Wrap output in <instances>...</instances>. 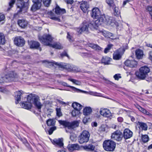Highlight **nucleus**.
Instances as JSON below:
<instances>
[{
    "instance_id": "49530a36",
    "label": "nucleus",
    "mask_w": 152,
    "mask_h": 152,
    "mask_svg": "<svg viewBox=\"0 0 152 152\" xmlns=\"http://www.w3.org/2000/svg\"><path fill=\"white\" fill-rule=\"evenodd\" d=\"M106 3L110 7H113L114 6L113 0H106Z\"/></svg>"
},
{
    "instance_id": "0e129e2a",
    "label": "nucleus",
    "mask_w": 152,
    "mask_h": 152,
    "mask_svg": "<svg viewBox=\"0 0 152 152\" xmlns=\"http://www.w3.org/2000/svg\"><path fill=\"white\" fill-rule=\"evenodd\" d=\"M117 120L118 122H121L123 121V119L121 117H119L118 118Z\"/></svg>"
},
{
    "instance_id": "2eb2a0df",
    "label": "nucleus",
    "mask_w": 152,
    "mask_h": 152,
    "mask_svg": "<svg viewBox=\"0 0 152 152\" xmlns=\"http://www.w3.org/2000/svg\"><path fill=\"white\" fill-rule=\"evenodd\" d=\"M28 44L31 48L39 49L40 51L42 49L40 47V44L38 42L32 41L29 42Z\"/></svg>"
},
{
    "instance_id": "4d7b16f0",
    "label": "nucleus",
    "mask_w": 152,
    "mask_h": 152,
    "mask_svg": "<svg viewBox=\"0 0 152 152\" xmlns=\"http://www.w3.org/2000/svg\"><path fill=\"white\" fill-rule=\"evenodd\" d=\"M137 108L138 109V110L142 112V113H145V110H146L145 109L142 108L140 106H138V107H137Z\"/></svg>"
},
{
    "instance_id": "5701e85b",
    "label": "nucleus",
    "mask_w": 152,
    "mask_h": 152,
    "mask_svg": "<svg viewBox=\"0 0 152 152\" xmlns=\"http://www.w3.org/2000/svg\"><path fill=\"white\" fill-rule=\"evenodd\" d=\"M79 148V146L77 144L69 145L67 146V148L70 151H72L75 150H78Z\"/></svg>"
},
{
    "instance_id": "1a4fd4ad",
    "label": "nucleus",
    "mask_w": 152,
    "mask_h": 152,
    "mask_svg": "<svg viewBox=\"0 0 152 152\" xmlns=\"http://www.w3.org/2000/svg\"><path fill=\"white\" fill-rule=\"evenodd\" d=\"M58 121L60 124L65 127H67L68 129H73L78 126L79 124L78 123L77 121H74L71 123L61 120H58Z\"/></svg>"
},
{
    "instance_id": "37998d69",
    "label": "nucleus",
    "mask_w": 152,
    "mask_h": 152,
    "mask_svg": "<svg viewBox=\"0 0 152 152\" xmlns=\"http://www.w3.org/2000/svg\"><path fill=\"white\" fill-rule=\"evenodd\" d=\"M103 35L106 37H110L113 36V34L110 32L104 31L103 32Z\"/></svg>"
},
{
    "instance_id": "a211bd4d",
    "label": "nucleus",
    "mask_w": 152,
    "mask_h": 152,
    "mask_svg": "<svg viewBox=\"0 0 152 152\" xmlns=\"http://www.w3.org/2000/svg\"><path fill=\"white\" fill-rule=\"evenodd\" d=\"M24 93H25L22 90L17 91L15 92V98L16 104H18L20 101L21 95Z\"/></svg>"
},
{
    "instance_id": "79ce46f5",
    "label": "nucleus",
    "mask_w": 152,
    "mask_h": 152,
    "mask_svg": "<svg viewBox=\"0 0 152 152\" xmlns=\"http://www.w3.org/2000/svg\"><path fill=\"white\" fill-rule=\"evenodd\" d=\"M69 88H71L72 89V91L74 92L78 93L80 92H85V91L81 90L72 86H70Z\"/></svg>"
},
{
    "instance_id": "4c0bfd02",
    "label": "nucleus",
    "mask_w": 152,
    "mask_h": 152,
    "mask_svg": "<svg viewBox=\"0 0 152 152\" xmlns=\"http://www.w3.org/2000/svg\"><path fill=\"white\" fill-rule=\"evenodd\" d=\"M80 113V110H78L74 109L71 112V114L73 117L78 116Z\"/></svg>"
},
{
    "instance_id": "f03ea898",
    "label": "nucleus",
    "mask_w": 152,
    "mask_h": 152,
    "mask_svg": "<svg viewBox=\"0 0 152 152\" xmlns=\"http://www.w3.org/2000/svg\"><path fill=\"white\" fill-rule=\"evenodd\" d=\"M39 97L34 94H30L28 96L27 101L21 103L22 108L29 110L31 109L32 104L34 103L35 107L37 108L39 112H41V109L42 105L39 101Z\"/></svg>"
},
{
    "instance_id": "774afa93",
    "label": "nucleus",
    "mask_w": 152,
    "mask_h": 152,
    "mask_svg": "<svg viewBox=\"0 0 152 152\" xmlns=\"http://www.w3.org/2000/svg\"><path fill=\"white\" fill-rule=\"evenodd\" d=\"M70 138L72 140V141H74L75 140V138L74 136L71 135L70 136Z\"/></svg>"
},
{
    "instance_id": "6e6d98bb",
    "label": "nucleus",
    "mask_w": 152,
    "mask_h": 152,
    "mask_svg": "<svg viewBox=\"0 0 152 152\" xmlns=\"http://www.w3.org/2000/svg\"><path fill=\"white\" fill-rule=\"evenodd\" d=\"M89 120V119H88L86 117H84L83 119V121L84 124H86L88 122Z\"/></svg>"
},
{
    "instance_id": "2f4dec72",
    "label": "nucleus",
    "mask_w": 152,
    "mask_h": 152,
    "mask_svg": "<svg viewBox=\"0 0 152 152\" xmlns=\"http://www.w3.org/2000/svg\"><path fill=\"white\" fill-rule=\"evenodd\" d=\"M48 14L50 16V18L51 19L55 20L57 21L58 22L61 21L60 19H59L58 17H56L54 16V13L52 12L51 11L48 12Z\"/></svg>"
},
{
    "instance_id": "72a5a7b5",
    "label": "nucleus",
    "mask_w": 152,
    "mask_h": 152,
    "mask_svg": "<svg viewBox=\"0 0 152 152\" xmlns=\"http://www.w3.org/2000/svg\"><path fill=\"white\" fill-rule=\"evenodd\" d=\"M88 46L89 47L96 50H101L102 49L98 45L93 43L89 44Z\"/></svg>"
},
{
    "instance_id": "c9c22d12",
    "label": "nucleus",
    "mask_w": 152,
    "mask_h": 152,
    "mask_svg": "<svg viewBox=\"0 0 152 152\" xmlns=\"http://www.w3.org/2000/svg\"><path fill=\"white\" fill-rule=\"evenodd\" d=\"M5 36L2 33H0V45H3L5 44Z\"/></svg>"
},
{
    "instance_id": "c85d7f7f",
    "label": "nucleus",
    "mask_w": 152,
    "mask_h": 152,
    "mask_svg": "<svg viewBox=\"0 0 152 152\" xmlns=\"http://www.w3.org/2000/svg\"><path fill=\"white\" fill-rule=\"evenodd\" d=\"M72 106L74 109L78 110H80L82 108V105L76 102H73L72 104Z\"/></svg>"
},
{
    "instance_id": "9b49d317",
    "label": "nucleus",
    "mask_w": 152,
    "mask_h": 152,
    "mask_svg": "<svg viewBox=\"0 0 152 152\" xmlns=\"http://www.w3.org/2000/svg\"><path fill=\"white\" fill-rule=\"evenodd\" d=\"M17 5L18 7L20 9L18 12H20L23 10L26 11L28 9V3L27 2H24L23 1L19 0L18 1Z\"/></svg>"
},
{
    "instance_id": "a19ab883",
    "label": "nucleus",
    "mask_w": 152,
    "mask_h": 152,
    "mask_svg": "<svg viewBox=\"0 0 152 152\" xmlns=\"http://www.w3.org/2000/svg\"><path fill=\"white\" fill-rule=\"evenodd\" d=\"M51 0H43V2L44 6L46 7H48L51 4Z\"/></svg>"
},
{
    "instance_id": "4468645a",
    "label": "nucleus",
    "mask_w": 152,
    "mask_h": 152,
    "mask_svg": "<svg viewBox=\"0 0 152 152\" xmlns=\"http://www.w3.org/2000/svg\"><path fill=\"white\" fill-rule=\"evenodd\" d=\"M126 67H129L130 68H136L137 66V62L135 60H127L124 62Z\"/></svg>"
},
{
    "instance_id": "a878e982",
    "label": "nucleus",
    "mask_w": 152,
    "mask_h": 152,
    "mask_svg": "<svg viewBox=\"0 0 152 152\" xmlns=\"http://www.w3.org/2000/svg\"><path fill=\"white\" fill-rule=\"evenodd\" d=\"M18 23L19 26L23 28L26 27L28 24L27 21L24 20H18Z\"/></svg>"
},
{
    "instance_id": "423d86ee",
    "label": "nucleus",
    "mask_w": 152,
    "mask_h": 152,
    "mask_svg": "<svg viewBox=\"0 0 152 152\" xmlns=\"http://www.w3.org/2000/svg\"><path fill=\"white\" fill-rule=\"evenodd\" d=\"M139 70V71L136 72L135 74L137 77L140 80L144 79L150 72L149 68L145 66L141 67Z\"/></svg>"
},
{
    "instance_id": "ddd939ff",
    "label": "nucleus",
    "mask_w": 152,
    "mask_h": 152,
    "mask_svg": "<svg viewBox=\"0 0 152 152\" xmlns=\"http://www.w3.org/2000/svg\"><path fill=\"white\" fill-rule=\"evenodd\" d=\"M99 112L101 115L104 117L110 118L112 116L110 110L107 108L100 109Z\"/></svg>"
},
{
    "instance_id": "dca6fc26",
    "label": "nucleus",
    "mask_w": 152,
    "mask_h": 152,
    "mask_svg": "<svg viewBox=\"0 0 152 152\" xmlns=\"http://www.w3.org/2000/svg\"><path fill=\"white\" fill-rule=\"evenodd\" d=\"M65 69L69 72H78L79 69L76 66L72 64H66Z\"/></svg>"
},
{
    "instance_id": "c03bdc74",
    "label": "nucleus",
    "mask_w": 152,
    "mask_h": 152,
    "mask_svg": "<svg viewBox=\"0 0 152 152\" xmlns=\"http://www.w3.org/2000/svg\"><path fill=\"white\" fill-rule=\"evenodd\" d=\"M120 13V11L118 8L117 7H115L114 10V14L115 16L118 15Z\"/></svg>"
},
{
    "instance_id": "20e7f679",
    "label": "nucleus",
    "mask_w": 152,
    "mask_h": 152,
    "mask_svg": "<svg viewBox=\"0 0 152 152\" xmlns=\"http://www.w3.org/2000/svg\"><path fill=\"white\" fill-rule=\"evenodd\" d=\"M18 77V75L16 73L13 71H10L4 75L0 77V83L16 81Z\"/></svg>"
},
{
    "instance_id": "c756f323",
    "label": "nucleus",
    "mask_w": 152,
    "mask_h": 152,
    "mask_svg": "<svg viewBox=\"0 0 152 152\" xmlns=\"http://www.w3.org/2000/svg\"><path fill=\"white\" fill-rule=\"evenodd\" d=\"M84 149L87 151H92L95 149V146L92 144H89L83 147Z\"/></svg>"
},
{
    "instance_id": "b1692460",
    "label": "nucleus",
    "mask_w": 152,
    "mask_h": 152,
    "mask_svg": "<svg viewBox=\"0 0 152 152\" xmlns=\"http://www.w3.org/2000/svg\"><path fill=\"white\" fill-rule=\"evenodd\" d=\"M137 124V125H138V127L140 130H143L144 131L147 130L148 126L146 123L143 122H138Z\"/></svg>"
},
{
    "instance_id": "de8ad7c7",
    "label": "nucleus",
    "mask_w": 152,
    "mask_h": 152,
    "mask_svg": "<svg viewBox=\"0 0 152 152\" xmlns=\"http://www.w3.org/2000/svg\"><path fill=\"white\" fill-rule=\"evenodd\" d=\"M15 2V0H11L9 2V6L10 7H8L7 9V11H9L10 9L13 6V5Z\"/></svg>"
},
{
    "instance_id": "a18cd8bd",
    "label": "nucleus",
    "mask_w": 152,
    "mask_h": 152,
    "mask_svg": "<svg viewBox=\"0 0 152 152\" xmlns=\"http://www.w3.org/2000/svg\"><path fill=\"white\" fill-rule=\"evenodd\" d=\"M113 45L112 44H109L107 45V47L104 49V52L106 53H108L111 48L113 47Z\"/></svg>"
},
{
    "instance_id": "e2e57ef3",
    "label": "nucleus",
    "mask_w": 152,
    "mask_h": 152,
    "mask_svg": "<svg viewBox=\"0 0 152 152\" xmlns=\"http://www.w3.org/2000/svg\"><path fill=\"white\" fill-rule=\"evenodd\" d=\"M67 38L69 41H70L71 40H72V36L69 34V32L67 33Z\"/></svg>"
},
{
    "instance_id": "39448f33",
    "label": "nucleus",
    "mask_w": 152,
    "mask_h": 152,
    "mask_svg": "<svg viewBox=\"0 0 152 152\" xmlns=\"http://www.w3.org/2000/svg\"><path fill=\"white\" fill-rule=\"evenodd\" d=\"M93 23L92 22L89 23L86 21H84L82 23V26L80 28L77 29V32L80 34L83 31L87 32L88 31V27L92 29H97L98 27L95 25H93Z\"/></svg>"
},
{
    "instance_id": "393cba45",
    "label": "nucleus",
    "mask_w": 152,
    "mask_h": 152,
    "mask_svg": "<svg viewBox=\"0 0 152 152\" xmlns=\"http://www.w3.org/2000/svg\"><path fill=\"white\" fill-rule=\"evenodd\" d=\"M66 12L64 9H61L58 6H57L55 8V13L57 15H62Z\"/></svg>"
},
{
    "instance_id": "ea45409f",
    "label": "nucleus",
    "mask_w": 152,
    "mask_h": 152,
    "mask_svg": "<svg viewBox=\"0 0 152 152\" xmlns=\"http://www.w3.org/2000/svg\"><path fill=\"white\" fill-rule=\"evenodd\" d=\"M20 140L27 148H29L30 145L26 139L24 138H21Z\"/></svg>"
},
{
    "instance_id": "7ed1b4c3",
    "label": "nucleus",
    "mask_w": 152,
    "mask_h": 152,
    "mask_svg": "<svg viewBox=\"0 0 152 152\" xmlns=\"http://www.w3.org/2000/svg\"><path fill=\"white\" fill-rule=\"evenodd\" d=\"M39 39L44 45L50 46L56 49H60L62 48L61 46L59 43L55 42L53 44H50L53 40V38L50 35L44 34L42 37H39Z\"/></svg>"
},
{
    "instance_id": "9d476101",
    "label": "nucleus",
    "mask_w": 152,
    "mask_h": 152,
    "mask_svg": "<svg viewBox=\"0 0 152 152\" xmlns=\"http://www.w3.org/2000/svg\"><path fill=\"white\" fill-rule=\"evenodd\" d=\"M111 138L113 140L120 142L123 138V134L120 131L116 130L112 134Z\"/></svg>"
},
{
    "instance_id": "052dcab7",
    "label": "nucleus",
    "mask_w": 152,
    "mask_h": 152,
    "mask_svg": "<svg viewBox=\"0 0 152 152\" xmlns=\"http://www.w3.org/2000/svg\"><path fill=\"white\" fill-rule=\"evenodd\" d=\"M61 57H63L64 56H66L68 58L69 57V56L67 53L66 52H63L61 54Z\"/></svg>"
},
{
    "instance_id": "6e6552de",
    "label": "nucleus",
    "mask_w": 152,
    "mask_h": 152,
    "mask_svg": "<svg viewBox=\"0 0 152 152\" xmlns=\"http://www.w3.org/2000/svg\"><path fill=\"white\" fill-rule=\"evenodd\" d=\"M90 136V134L88 131H83L78 137V142L81 144L87 142L89 140Z\"/></svg>"
},
{
    "instance_id": "f8f14e48",
    "label": "nucleus",
    "mask_w": 152,
    "mask_h": 152,
    "mask_svg": "<svg viewBox=\"0 0 152 152\" xmlns=\"http://www.w3.org/2000/svg\"><path fill=\"white\" fill-rule=\"evenodd\" d=\"M14 43L17 46L22 47L25 43V41L24 39L21 37H17L15 38Z\"/></svg>"
},
{
    "instance_id": "603ef678",
    "label": "nucleus",
    "mask_w": 152,
    "mask_h": 152,
    "mask_svg": "<svg viewBox=\"0 0 152 152\" xmlns=\"http://www.w3.org/2000/svg\"><path fill=\"white\" fill-rule=\"evenodd\" d=\"M113 77L115 80H119V78H121V76L120 74H118L115 75L113 76Z\"/></svg>"
},
{
    "instance_id": "f3484780",
    "label": "nucleus",
    "mask_w": 152,
    "mask_h": 152,
    "mask_svg": "<svg viewBox=\"0 0 152 152\" xmlns=\"http://www.w3.org/2000/svg\"><path fill=\"white\" fill-rule=\"evenodd\" d=\"M123 137L125 140L130 138L133 135V132L128 129H125L123 132Z\"/></svg>"
},
{
    "instance_id": "0eeeda50",
    "label": "nucleus",
    "mask_w": 152,
    "mask_h": 152,
    "mask_svg": "<svg viewBox=\"0 0 152 152\" xmlns=\"http://www.w3.org/2000/svg\"><path fill=\"white\" fill-rule=\"evenodd\" d=\"M116 146V142L111 140H104L103 144L104 149L106 151H114Z\"/></svg>"
},
{
    "instance_id": "473e14b6",
    "label": "nucleus",
    "mask_w": 152,
    "mask_h": 152,
    "mask_svg": "<svg viewBox=\"0 0 152 152\" xmlns=\"http://www.w3.org/2000/svg\"><path fill=\"white\" fill-rule=\"evenodd\" d=\"M92 112V110L90 107H86L83 110L84 115H90Z\"/></svg>"
},
{
    "instance_id": "7c9ffc66",
    "label": "nucleus",
    "mask_w": 152,
    "mask_h": 152,
    "mask_svg": "<svg viewBox=\"0 0 152 152\" xmlns=\"http://www.w3.org/2000/svg\"><path fill=\"white\" fill-rule=\"evenodd\" d=\"M56 121L54 119H49L47 121L46 123L48 126H54L55 124Z\"/></svg>"
},
{
    "instance_id": "4be33fe9",
    "label": "nucleus",
    "mask_w": 152,
    "mask_h": 152,
    "mask_svg": "<svg viewBox=\"0 0 152 152\" xmlns=\"http://www.w3.org/2000/svg\"><path fill=\"white\" fill-rule=\"evenodd\" d=\"M123 54L121 52L120 49L116 50L113 54V59L115 60H119L121 58Z\"/></svg>"
},
{
    "instance_id": "bb28decb",
    "label": "nucleus",
    "mask_w": 152,
    "mask_h": 152,
    "mask_svg": "<svg viewBox=\"0 0 152 152\" xmlns=\"http://www.w3.org/2000/svg\"><path fill=\"white\" fill-rule=\"evenodd\" d=\"M112 59L107 56H104L102 57L101 60L102 63L104 64V65H108L110 64V62Z\"/></svg>"
},
{
    "instance_id": "6ab92c4d",
    "label": "nucleus",
    "mask_w": 152,
    "mask_h": 152,
    "mask_svg": "<svg viewBox=\"0 0 152 152\" xmlns=\"http://www.w3.org/2000/svg\"><path fill=\"white\" fill-rule=\"evenodd\" d=\"M80 7L84 12H86L89 7V5L87 1H83L80 2Z\"/></svg>"
},
{
    "instance_id": "e433bc0d",
    "label": "nucleus",
    "mask_w": 152,
    "mask_h": 152,
    "mask_svg": "<svg viewBox=\"0 0 152 152\" xmlns=\"http://www.w3.org/2000/svg\"><path fill=\"white\" fill-rule=\"evenodd\" d=\"M149 137L147 135H142L141 137L142 141L144 143L148 142L149 140Z\"/></svg>"
},
{
    "instance_id": "f257e3e1",
    "label": "nucleus",
    "mask_w": 152,
    "mask_h": 152,
    "mask_svg": "<svg viewBox=\"0 0 152 152\" xmlns=\"http://www.w3.org/2000/svg\"><path fill=\"white\" fill-rule=\"evenodd\" d=\"M91 17L93 18L97 19L94 21L92 22L93 24L98 26L103 23L106 24H110L111 22V20L108 16H105L104 14H102L100 10L97 8H94L91 13Z\"/></svg>"
},
{
    "instance_id": "58836bf2",
    "label": "nucleus",
    "mask_w": 152,
    "mask_h": 152,
    "mask_svg": "<svg viewBox=\"0 0 152 152\" xmlns=\"http://www.w3.org/2000/svg\"><path fill=\"white\" fill-rule=\"evenodd\" d=\"M68 80L69 81L72 82L74 84L76 85H80L81 83L80 81L76 80L75 79L69 78Z\"/></svg>"
},
{
    "instance_id": "8fccbe9b",
    "label": "nucleus",
    "mask_w": 152,
    "mask_h": 152,
    "mask_svg": "<svg viewBox=\"0 0 152 152\" xmlns=\"http://www.w3.org/2000/svg\"><path fill=\"white\" fill-rule=\"evenodd\" d=\"M56 115L58 117H60L62 115V114L61 112L60 108H57L56 109Z\"/></svg>"
},
{
    "instance_id": "5fc2aeb1",
    "label": "nucleus",
    "mask_w": 152,
    "mask_h": 152,
    "mask_svg": "<svg viewBox=\"0 0 152 152\" xmlns=\"http://www.w3.org/2000/svg\"><path fill=\"white\" fill-rule=\"evenodd\" d=\"M89 94L95 96H100V95L101 94L100 93H97L96 92H94L93 91L89 92Z\"/></svg>"
},
{
    "instance_id": "3c124183",
    "label": "nucleus",
    "mask_w": 152,
    "mask_h": 152,
    "mask_svg": "<svg viewBox=\"0 0 152 152\" xmlns=\"http://www.w3.org/2000/svg\"><path fill=\"white\" fill-rule=\"evenodd\" d=\"M147 11L149 12L150 14L152 13V6H148L146 8Z\"/></svg>"
},
{
    "instance_id": "bf43d9fd",
    "label": "nucleus",
    "mask_w": 152,
    "mask_h": 152,
    "mask_svg": "<svg viewBox=\"0 0 152 152\" xmlns=\"http://www.w3.org/2000/svg\"><path fill=\"white\" fill-rule=\"evenodd\" d=\"M66 2L68 4L72 5L74 2L73 0H65Z\"/></svg>"
},
{
    "instance_id": "cd10ccee",
    "label": "nucleus",
    "mask_w": 152,
    "mask_h": 152,
    "mask_svg": "<svg viewBox=\"0 0 152 152\" xmlns=\"http://www.w3.org/2000/svg\"><path fill=\"white\" fill-rule=\"evenodd\" d=\"M135 55L137 59H140L142 57L143 52L141 50L138 49L136 50Z\"/></svg>"
},
{
    "instance_id": "864d4df0",
    "label": "nucleus",
    "mask_w": 152,
    "mask_h": 152,
    "mask_svg": "<svg viewBox=\"0 0 152 152\" xmlns=\"http://www.w3.org/2000/svg\"><path fill=\"white\" fill-rule=\"evenodd\" d=\"M82 54L83 55V56L86 57H92V55L91 53H82Z\"/></svg>"
},
{
    "instance_id": "412c9836",
    "label": "nucleus",
    "mask_w": 152,
    "mask_h": 152,
    "mask_svg": "<svg viewBox=\"0 0 152 152\" xmlns=\"http://www.w3.org/2000/svg\"><path fill=\"white\" fill-rule=\"evenodd\" d=\"M34 4L32 6L31 10L33 11H35L36 10L39 9L41 7L42 4L41 2H33Z\"/></svg>"
},
{
    "instance_id": "338daca9",
    "label": "nucleus",
    "mask_w": 152,
    "mask_h": 152,
    "mask_svg": "<svg viewBox=\"0 0 152 152\" xmlns=\"http://www.w3.org/2000/svg\"><path fill=\"white\" fill-rule=\"evenodd\" d=\"M91 125L93 127H96L97 126V124L96 122H94L92 123Z\"/></svg>"
},
{
    "instance_id": "13d9d810",
    "label": "nucleus",
    "mask_w": 152,
    "mask_h": 152,
    "mask_svg": "<svg viewBox=\"0 0 152 152\" xmlns=\"http://www.w3.org/2000/svg\"><path fill=\"white\" fill-rule=\"evenodd\" d=\"M5 18L4 15L0 13V22L3 20Z\"/></svg>"
},
{
    "instance_id": "aec40b11",
    "label": "nucleus",
    "mask_w": 152,
    "mask_h": 152,
    "mask_svg": "<svg viewBox=\"0 0 152 152\" xmlns=\"http://www.w3.org/2000/svg\"><path fill=\"white\" fill-rule=\"evenodd\" d=\"M52 142L55 145L61 148L63 147L64 145L62 138L55 139Z\"/></svg>"
},
{
    "instance_id": "f704fd0d",
    "label": "nucleus",
    "mask_w": 152,
    "mask_h": 152,
    "mask_svg": "<svg viewBox=\"0 0 152 152\" xmlns=\"http://www.w3.org/2000/svg\"><path fill=\"white\" fill-rule=\"evenodd\" d=\"M52 63L54 64L55 65H58L59 68L62 69H65L66 64L63 63H58L55 61H53Z\"/></svg>"
},
{
    "instance_id": "680f3d73",
    "label": "nucleus",
    "mask_w": 152,
    "mask_h": 152,
    "mask_svg": "<svg viewBox=\"0 0 152 152\" xmlns=\"http://www.w3.org/2000/svg\"><path fill=\"white\" fill-rule=\"evenodd\" d=\"M149 58L152 61V51H151L149 52Z\"/></svg>"
},
{
    "instance_id": "09e8293b",
    "label": "nucleus",
    "mask_w": 152,
    "mask_h": 152,
    "mask_svg": "<svg viewBox=\"0 0 152 152\" xmlns=\"http://www.w3.org/2000/svg\"><path fill=\"white\" fill-rule=\"evenodd\" d=\"M56 127L55 126H53L50 128L48 131V133L49 135L51 134L53 131L56 129Z\"/></svg>"
},
{
    "instance_id": "69168bd1",
    "label": "nucleus",
    "mask_w": 152,
    "mask_h": 152,
    "mask_svg": "<svg viewBox=\"0 0 152 152\" xmlns=\"http://www.w3.org/2000/svg\"><path fill=\"white\" fill-rule=\"evenodd\" d=\"M62 84L63 86H65L69 87H70V86L67 83L65 82H63Z\"/></svg>"
}]
</instances>
